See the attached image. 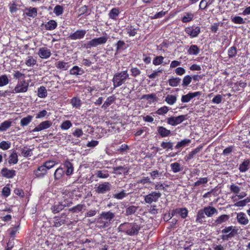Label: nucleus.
I'll return each instance as SVG.
<instances>
[{
    "mask_svg": "<svg viewBox=\"0 0 250 250\" xmlns=\"http://www.w3.org/2000/svg\"><path fill=\"white\" fill-rule=\"evenodd\" d=\"M118 229L119 231L125 232L126 234L132 236L138 234L140 227L135 223H125L119 226Z\"/></svg>",
    "mask_w": 250,
    "mask_h": 250,
    "instance_id": "obj_1",
    "label": "nucleus"
},
{
    "mask_svg": "<svg viewBox=\"0 0 250 250\" xmlns=\"http://www.w3.org/2000/svg\"><path fill=\"white\" fill-rule=\"evenodd\" d=\"M217 213L218 210L215 208L211 206L206 207L203 209H200L198 211L196 222H203V219L205 218V215L208 217H210Z\"/></svg>",
    "mask_w": 250,
    "mask_h": 250,
    "instance_id": "obj_2",
    "label": "nucleus"
},
{
    "mask_svg": "<svg viewBox=\"0 0 250 250\" xmlns=\"http://www.w3.org/2000/svg\"><path fill=\"white\" fill-rule=\"evenodd\" d=\"M129 79V74L127 70L116 73L114 74L113 78V82L114 87H119L123 83H125V81Z\"/></svg>",
    "mask_w": 250,
    "mask_h": 250,
    "instance_id": "obj_3",
    "label": "nucleus"
},
{
    "mask_svg": "<svg viewBox=\"0 0 250 250\" xmlns=\"http://www.w3.org/2000/svg\"><path fill=\"white\" fill-rule=\"evenodd\" d=\"M221 231L223 234L221 235V238L224 241H228L237 234L238 229L235 227L231 226L226 227Z\"/></svg>",
    "mask_w": 250,
    "mask_h": 250,
    "instance_id": "obj_4",
    "label": "nucleus"
},
{
    "mask_svg": "<svg viewBox=\"0 0 250 250\" xmlns=\"http://www.w3.org/2000/svg\"><path fill=\"white\" fill-rule=\"evenodd\" d=\"M107 39L108 38L105 36L93 39L87 42L86 47H96L99 45L104 44L107 42Z\"/></svg>",
    "mask_w": 250,
    "mask_h": 250,
    "instance_id": "obj_5",
    "label": "nucleus"
},
{
    "mask_svg": "<svg viewBox=\"0 0 250 250\" xmlns=\"http://www.w3.org/2000/svg\"><path fill=\"white\" fill-rule=\"evenodd\" d=\"M230 191L235 195L232 196V199H234L236 197H238L239 199H241L246 196L247 193L245 192H242L240 193L241 188L235 184H232L230 185Z\"/></svg>",
    "mask_w": 250,
    "mask_h": 250,
    "instance_id": "obj_6",
    "label": "nucleus"
},
{
    "mask_svg": "<svg viewBox=\"0 0 250 250\" xmlns=\"http://www.w3.org/2000/svg\"><path fill=\"white\" fill-rule=\"evenodd\" d=\"M161 193L153 191L145 196V201L147 204L156 202L161 197Z\"/></svg>",
    "mask_w": 250,
    "mask_h": 250,
    "instance_id": "obj_7",
    "label": "nucleus"
},
{
    "mask_svg": "<svg viewBox=\"0 0 250 250\" xmlns=\"http://www.w3.org/2000/svg\"><path fill=\"white\" fill-rule=\"evenodd\" d=\"M186 116L180 115L177 117H170L167 119V123L168 124L175 126L180 124L185 120Z\"/></svg>",
    "mask_w": 250,
    "mask_h": 250,
    "instance_id": "obj_8",
    "label": "nucleus"
},
{
    "mask_svg": "<svg viewBox=\"0 0 250 250\" xmlns=\"http://www.w3.org/2000/svg\"><path fill=\"white\" fill-rule=\"evenodd\" d=\"M111 185L107 182L100 184L97 187L96 191L99 194H104L111 190Z\"/></svg>",
    "mask_w": 250,
    "mask_h": 250,
    "instance_id": "obj_9",
    "label": "nucleus"
},
{
    "mask_svg": "<svg viewBox=\"0 0 250 250\" xmlns=\"http://www.w3.org/2000/svg\"><path fill=\"white\" fill-rule=\"evenodd\" d=\"M28 85L25 82L22 81L19 83L15 87L13 93H23L27 91Z\"/></svg>",
    "mask_w": 250,
    "mask_h": 250,
    "instance_id": "obj_10",
    "label": "nucleus"
},
{
    "mask_svg": "<svg viewBox=\"0 0 250 250\" xmlns=\"http://www.w3.org/2000/svg\"><path fill=\"white\" fill-rule=\"evenodd\" d=\"M188 211L186 208H178L174 210H173L171 212V216L173 217L174 216L178 214L182 218H185L188 215Z\"/></svg>",
    "mask_w": 250,
    "mask_h": 250,
    "instance_id": "obj_11",
    "label": "nucleus"
},
{
    "mask_svg": "<svg viewBox=\"0 0 250 250\" xmlns=\"http://www.w3.org/2000/svg\"><path fill=\"white\" fill-rule=\"evenodd\" d=\"M52 125V122L50 121H45L41 123L38 126L30 132L40 131L45 129L48 128Z\"/></svg>",
    "mask_w": 250,
    "mask_h": 250,
    "instance_id": "obj_12",
    "label": "nucleus"
},
{
    "mask_svg": "<svg viewBox=\"0 0 250 250\" xmlns=\"http://www.w3.org/2000/svg\"><path fill=\"white\" fill-rule=\"evenodd\" d=\"M86 31L84 30H78L74 33L71 34L69 38L72 40H80L83 38Z\"/></svg>",
    "mask_w": 250,
    "mask_h": 250,
    "instance_id": "obj_13",
    "label": "nucleus"
},
{
    "mask_svg": "<svg viewBox=\"0 0 250 250\" xmlns=\"http://www.w3.org/2000/svg\"><path fill=\"white\" fill-rule=\"evenodd\" d=\"M186 33L191 37H196L200 32V28L199 27H188L186 28Z\"/></svg>",
    "mask_w": 250,
    "mask_h": 250,
    "instance_id": "obj_14",
    "label": "nucleus"
},
{
    "mask_svg": "<svg viewBox=\"0 0 250 250\" xmlns=\"http://www.w3.org/2000/svg\"><path fill=\"white\" fill-rule=\"evenodd\" d=\"M236 219L238 223L242 225H246L249 222L247 215L242 212H239L237 214Z\"/></svg>",
    "mask_w": 250,
    "mask_h": 250,
    "instance_id": "obj_15",
    "label": "nucleus"
},
{
    "mask_svg": "<svg viewBox=\"0 0 250 250\" xmlns=\"http://www.w3.org/2000/svg\"><path fill=\"white\" fill-rule=\"evenodd\" d=\"M114 217L115 214L111 211H103L100 215V219L105 220L109 222V224Z\"/></svg>",
    "mask_w": 250,
    "mask_h": 250,
    "instance_id": "obj_16",
    "label": "nucleus"
},
{
    "mask_svg": "<svg viewBox=\"0 0 250 250\" xmlns=\"http://www.w3.org/2000/svg\"><path fill=\"white\" fill-rule=\"evenodd\" d=\"M200 92H195L194 93H189L187 95H183L181 98V101L183 103H188L193 98L201 95Z\"/></svg>",
    "mask_w": 250,
    "mask_h": 250,
    "instance_id": "obj_17",
    "label": "nucleus"
},
{
    "mask_svg": "<svg viewBox=\"0 0 250 250\" xmlns=\"http://www.w3.org/2000/svg\"><path fill=\"white\" fill-rule=\"evenodd\" d=\"M1 174L3 177L10 179L12 178L16 175V171L7 168H3L1 170Z\"/></svg>",
    "mask_w": 250,
    "mask_h": 250,
    "instance_id": "obj_18",
    "label": "nucleus"
},
{
    "mask_svg": "<svg viewBox=\"0 0 250 250\" xmlns=\"http://www.w3.org/2000/svg\"><path fill=\"white\" fill-rule=\"evenodd\" d=\"M229 219V216L227 214H223L218 217L214 222L213 224L216 226L220 225L226 223Z\"/></svg>",
    "mask_w": 250,
    "mask_h": 250,
    "instance_id": "obj_19",
    "label": "nucleus"
},
{
    "mask_svg": "<svg viewBox=\"0 0 250 250\" xmlns=\"http://www.w3.org/2000/svg\"><path fill=\"white\" fill-rule=\"evenodd\" d=\"M50 50L46 47L40 48L38 52L39 56L42 59H47L51 56Z\"/></svg>",
    "mask_w": 250,
    "mask_h": 250,
    "instance_id": "obj_20",
    "label": "nucleus"
},
{
    "mask_svg": "<svg viewBox=\"0 0 250 250\" xmlns=\"http://www.w3.org/2000/svg\"><path fill=\"white\" fill-rule=\"evenodd\" d=\"M47 172V169L44 165L38 167V169L35 171V174L37 177H42Z\"/></svg>",
    "mask_w": 250,
    "mask_h": 250,
    "instance_id": "obj_21",
    "label": "nucleus"
},
{
    "mask_svg": "<svg viewBox=\"0 0 250 250\" xmlns=\"http://www.w3.org/2000/svg\"><path fill=\"white\" fill-rule=\"evenodd\" d=\"M25 14L30 17L35 18L37 15V9L36 8L30 7L25 10Z\"/></svg>",
    "mask_w": 250,
    "mask_h": 250,
    "instance_id": "obj_22",
    "label": "nucleus"
},
{
    "mask_svg": "<svg viewBox=\"0 0 250 250\" xmlns=\"http://www.w3.org/2000/svg\"><path fill=\"white\" fill-rule=\"evenodd\" d=\"M65 206V204H62V203L56 204L52 208V212L54 213H57L62 210Z\"/></svg>",
    "mask_w": 250,
    "mask_h": 250,
    "instance_id": "obj_23",
    "label": "nucleus"
},
{
    "mask_svg": "<svg viewBox=\"0 0 250 250\" xmlns=\"http://www.w3.org/2000/svg\"><path fill=\"white\" fill-rule=\"evenodd\" d=\"M56 66L57 68L63 70H66L68 69L69 66L68 62L62 61H59L56 63Z\"/></svg>",
    "mask_w": 250,
    "mask_h": 250,
    "instance_id": "obj_24",
    "label": "nucleus"
},
{
    "mask_svg": "<svg viewBox=\"0 0 250 250\" xmlns=\"http://www.w3.org/2000/svg\"><path fill=\"white\" fill-rule=\"evenodd\" d=\"M158 132L162 137L168 136L170 133L169 130L166 129L163 126H159L158 129Z\"/></svg>",
    "mask_w": 250,
    "mask_h": 250,
    "instance_id": "obj_25",
    "label": "nucleus"
},
{
    "mask_svg": "<svg viewBox=\"0 0 250 250\" xmlns=\"http://www.w3.org/2000/svg\"><path fill=\"white\" fill-rule=\"evenodd\" d=\"M83 70L77 66H74L70 70V73L73 75H81L83 73Z\"/></svg>",
    "mask_w": 250,
    "mask_h": 250,
    "instance_id": "obj_26",
    "label": "nucleus"
},
{
    "mask_svg": "<svg viewBox=\"0 0 250 250\" xmlns=\"http://www.w3.org/2000/svg\"><path fill=\"white\" fill-rule=\"evenodd\" d=\"M33 116L31 115H28L27 116L21 119L20 122L21 125L22 126H25L27 125L32 120Z\"/></svg>",
    "mask_w": 250,
    "mask_h": 250,
    "instance_id": "obj_27",
    "label": "nucleus"
},
{
    "mask_svg": "<svg viewBox=\"0 0 250 250\" xmlns=\"http://www.w3.org/2000/svg\"><path fill=\"white\" fill-rule=\"evenodd\" d=\"M152 179H161V177L163 176L162 172H159L157 170H153L149 173Z\"/></svg>",
    "mask_w": 250,
    "mask_h": 250,
    "instance_id": "obj_28",
    "label": "nucleus"
},
{
    "mask_svg": "<svg viewBox=\"0 0 250 250\" xmlns=\"http://www.w3.org/2000/svg\"><path fill=\"white\" fill-rule=\"evenodd\" d=\"M64 167L66 168V170L65 171L66 175L67 176L71 175L73 172L72 164L69 162L66 161L64 163Z\"/></svg>",
    "mask_w": 250,
    "mask_h": 250,
    "instance_id": "obj_29",
    "label": "nucleus"
},
{
    "mask_svg": "<svg viewBox=\"0 0 250 250\" xmlns=\"http://www.w3.org/2000/svg\"><path fill=\"white\" fill-rule=\"evenodd\" d=\"M181 79L172 77L168 80L169 85L172 87L177 86L181 82Z\"/></svg>",
    "mask_w": 250,
    "mask_h": 250,
    "instance_id": "obj_30",
    "label": "nucleus"
},
{
    "mask_svg": "<svg viewBox=\"0 0 250 250\" xmlns=\"http://www.w3.org/2000/svg\"><path fill=\"white\" fill-rule=\"evenodd\" d=\"M176 101V96L173 95H168L165 98V101L169 105L174 104Z\"/></svg>",
    "mask_w": 250,
    "mask_h": 250,
    "instance_id": "obj_31",
    "label": "nucleus"
},
{
    "mask_svg": "<svg viewBox=\"0 0 250 250\" xmlns=\"http://www.w3.org/2000/svg\"><path fill=\"white\" fill-rule=\"evenodd\" d=\"M214 0H202L199 4V8L201 9H205L209 5L212 4Z\"/></svg>",
    "mask_w": 250,
    "mask_h": 250,
    "instance_id": "obj_32",
    "label": "nucleus"
},
{
    "mask_svg": "<svg viewBox=\"0 0 250 250\" xmlns=\"http://www.w3.org/2000/svg\"><path fill=\"white\" fill-rule=\"evenodd\" d=\"M57 23L54 20H50L45 24V27L47 30H52L55 29Z\"/></svg>",
    "mask_w": 250,
    "mask_h": 250,
    "instance_id": "obj_33",
    "label": "nucleus"
},
{
    "mask_svg": "<svg viewBox=\"0 0 250 250\" xmlns=\"http://www.w3.org/2000/svg\"><path fill=\"white\" fill-rule=\"evenodd\" d=\"M12 122L9 121H5L0 125V131H5L11 126Z\"/></svg>",
    "mask_w": 250,
    "mask_h": 250,
    "instance_id": "obj_34",
    "label": "nucleus"
},
{
    "mask_svg": "<svg viewBox=\"0 0 250 250\" xmlns=\"http://www.w3.org/2000/svg\"><path fill=\"white\" fill-rule=\"evenodd\" d=\"M64 170L62 167L57 168L54 173V177L55 179H60L64 174Z\"/></svg>",
    "mask_w": 250,
    "mask_h": 250,
    "instance_id": "obj_35",
    "label": "nucleus"
},
{
    "mask_svg": "<svg viewBox=\"0 0 250 250\" xmlns=\"http://www.w3.org/2000/svg\"><path fill=\"white\" fill-rule=\"evenodd\" d=\"M38 96L40 98H45L47 96V91L44 86H41L38 90Z\"/></svg>",
    "mask_w": 250,
    "mask_h": 250,
    "instance_id": "obj_36",
    "label": "nucleus"
},
{
    "mask_svg": "<svg viewBox=\"0 0 250 250\" xmlns=\"http://www.w3.org/2000/svg\"><path fill=\"white\" fill-rule=\"evenodd\" d=\"M199 52V49L196 45H192L188 50V53L190 55H196Z\"/></svg>",
    "mask_w": 250,
    "mask_h": 250,
    "instance_id": "obj_37",
    "label": "nucleus"
},
{
    "mask_svg": "<svg viewBox=\"0 0 250 250\" xmlns=\"http://www.w3.org/2000/svg\"><path fill=\"white\" fill-rule=\"evenodd\" d=\"M70 103L73 107H75L76 108H78L81 106V100L77 97L73 98L71 99Z\"/></svg>",
    "mask_w": 250,
    "mask_h": 250,
    "instance_id": "obj_38",
    "label": "nucleus"
},
{
    "mask_svg": "<svg viewBox=\"0 0 250 250\" xmlns=\"http://www.w3.org/2000/svg\"><path fill=\"white\" fill-rule=\"evenodd\" d=\"M114 98L112 97H109L107 98L106 100L104 102V104H103L102 107L104 109H106L110 105H111L114 102Z\"/></svg>",
    "mask_w": 250,
    "mask_h": 250,
    "instance_id": "obj_39",
    "label": "nucleus"
},
{
    "mask_svg": "<svg viewBox=\"0 0 250 250\" xmlns=\"http://www.w3.org/2000/svg\"><path fill=\"white\" fill-rule=\"evenodd\" d=\"M127 195L126 191L125 190H123L121 192L114 194L113 195V198L119 200H121L126 197Z\"/></svg>",
    "mask_w": 250,
    "mask_h": 250,
    "instance_id": "obj_40",
    "label": "nucleus"
},
{
    "mask_svg": "<svg viewBox=\"0 0 250 250\" xmlns=\"http://www.w3.org/2000/svg\"><path fill=\"white\" fill-rule=\"evenodd\" d=\"M36 60L33 57L29 56L27 58L25 62V64L28 66H31L36 63Z\"/></svg>",
    "mask_w": 250,
    "mask_h": 250,
    "instance_id": "obj_41",
    "label": "nucleus"
},
{
    "mask_svg": "<svg viewBox=\"0 0 250 250\" xmlns=\"http://www.w3.org/2000/svg\"><path fill=\"white\" fill-rule=\"evenodd\" d=\"M65 219L63 217H55L54 218V224L56 227H59L64 224Z\"/></svg>",
    "mask_w": 250,
    "mask_h": 250,
    "instance_id": "obj_42",
    "label": "nucleus"
},
{
    "mask_svg": "<svg viewBox=\"0 0 250 250\" xmlns=\"http://www.w3.org/2000/svg\"><path fill=\"white\" fill-rule=\"evenodd\" d=\"M97 176L100 178L105 179L109 176V173L107 171L98 170L96 173Z\"/></svg>",
    "mask_w": 250,
    "mask_h": 250,
    "instance_id": "obj_43",
    "label": "nucleus"
},
{
    "mask_svg": "<svg viewBox=\"0 0 250 250\" xmlns=\"http://www.w3.org/2000/svg\"><path fill=\"white\" fill-rule=\"evenodd\" d=\"M250 200L249 198H246L244 200L237 202L234 204V206L237 207H245L247 203L250 202Z\"/></svg>",
    "mask_w": 250,
    "mask_h": 250,
    "instance_id": "obj_44",
    "label": "nucleus"
},
{
    "mask_svg": "<svg viewBox=\"0 0 250 250\" xmlns=\"http://www.w3.org/2000/svg\"><path fill=\"white\" fill-rule=\"evenodd\" d=\"M119 14V11L118 9L114 8H113L109 13V17L112 19H115Z\"/></svg>",
    "mask_w": 250,
    "mask_h": 250,
    "instance_id": "obj_45",
    "label": "nucleus"
},
{
    "mask_svg": "<svg viewBox=\"0 0 250 250\" xmlns=\"http://www.w3.org/2000/svg\"><path fill=\"white\" fill-rule=\"evenodd\" d=\"M170 167L174 173H177L182 170L180 165L178 163L171 164Z\"/></svg>",
    "mask_w": 250,
    "mask_h": 250,
    "instance_id": "obj_46",
    "label": "nucleus"
},
{
    "mask_svg": "<svg viewBox=\"0 0 250 250\" xmlns=\"http://www.w3.org/2000/svg\"><path fill=\"white\" fill-rule=\"evenodd\" d=\"M9 83L8 77L5 75H3L0 77V87L7 85Z\"/></svg>",
    "mask_w": 250,
    "mask_h": 250,
    "instance_id": "obj_47",
    "label": "nucleus"
},
{
    "mask_svg": "<svg viewBox=\"0 0 250 250\" xmlns=\"http://www.w3.org/2000/svg\"><path fill=\"white\" fill-rule=\"evenodd\" d=\"M193 14L191 13H186V15L183 17L182 21L184 23L189 22L193 19Z\"/></svg>",
    "mask_w": 250,
    "mask_h": 250,
    "instance_id": "obj_48",
    "label": "nucleus"
},
{
    "mask_svg": "<svg viewBox=\"0 0 250 250\" xmlns=\"http://www.w3.org/2000/svg\"><path fill=\"white\" fill-rule=\"evenodd\" d=\"M250 162L248 160L244 161L240 165L239 170L241 172H244L248 169V166Z\"/></svg>",
    "mask_w": 250,
    "mask_h": 250,
    "instance_id": "obj_49",
    "label": "nucleus"
},
{
    "mask_svg": "<svg viewBox=\"0 0 250 250\" xmlns=\"http://www.w3.org/2000/svg\"><path fill=\"white\" fill-rule=\"evenodd\" d=\"M190 142H191V140L190 139H184L177 143V144L176 146V147L177 148H179L180 147H184L186 145L190 143Z\"/></svg>",
    "mask_w": 250,
    "mask_h": 250,
    "instance_id": "obj_50",
    "label": "nucleus"
},
{
    "mask_svg": "<svg viewBox=\"0 0 250 250\" xmlns=\"http://www.w3.org/2000/svg\"><path fill=\"white\" fill-rule=\"evenodd\" d=\"M63 12V8L62 6L57 5H56L54 9V13L57 16H60L62 14Z\"/></svg>",
    "mask_w": 250,
    "mask_h": 250,
    "instance_id": "obj_51",
    "label": "nucleus"
},
{
    "mask_svg": "<svg viewBox=\"0 0 250 250\" xmlns=\"http://www.w3.org/2000/svg\"><path fill=\"white\" fill-rule=\"evenodd\" d=\"M231 21L236 24H244L245 22L244 19L240 16H235L232 18Z\"/></svg>",
    "mask_w": 250,
    "mask_h": 250,
    "instance_id": "obj_52",
    "label": "nucleus"
},
{
    "mask_svg": "<svg viewBox=\"0 0 250 250\" xmlns=\"http://www.w3.org/2000/svg\"><path fill=\"white\" fill-rule=\"evenodd\" d=\"M192 77L189 75H187L184 77L183 80L182 85L184 87L188 86L191 82Z\"/></svg>",
    "mask_w": 250,
    "mask_h": 250,
    "instance_id": "obj_53",
    "label": "nucleus"
},
{
    "mask_svg": "<svg viewBox=\"0 0 250 250\" xmlns=\"http://www.w3.org/2000/svg\"><path fill=\"white\" fill-rule=\"evenodd\" d=\"M169 110V107L167 106H164L159 108L156 112L158 115H163L167 113Z\"/></svg>",
    "mask_w": 250,
    "mask_h": 250,
    "instance_id": "obj_54",
    "label": "nucleus"
},
{
    "mask_svg": "<svg viewBox=\"0 0 250 250\" xmlns=\"http://www.w3.org/2000/svg\"><path fill=\"white\" fill-rule=\"evenodd\" d=\"M137 209V207L134 206H131L126 208L125 214L127 215H131L135 213Z\"/></svg>",
    "mask_w": 250,
    "mask_h": 250,
    "instance_id": "obj_55",
    "label": "nucleus"
},
{
    "mask_svg": "<svg viewBox=\"0 0 250 250\" xmlns=\"http://www.w3.org/2000/svg\"><path fill=\"white\" fill-rule=\"evenodd\" d=\"M72 126V124L70 121H65L61 124V128L62 129L67 130Z\"/></svg>",
    "mask_w": 250,
    "mask_h": 250,
    "instance_id": "obj_56",
    "label": "nucleus"
},
{
    "mask_svg": "<svg viewBox=\"0 0 250 250\" xmlns=\"http://www.w3.org/2000/svg\"><path fill=\"white\" fill-rule=\"evenodd\" d=\"M237 54L236 48L234 46L231 47L228 50V55L229 58H232Z\"/></svg>",
    "mask_w": 250,
    "mask_h": 250,
    "instance_id": "obj_57",
    "label": "nucleus"
},
{
    "mask_svg": "<svg viewBox=\"0 0 250 250\" xmlns=\"http://www.w3.org/2000/svg\"><path fill=\"white\" fill-rule=\"evenodd\" d=\"M164 59V57L162 56H157L153 60V63L155 65H159L163 62Z\"/></svg>",
    "mask_w": 250,
    "mask_h": 250,
    "instance_id": "obj_58",
    "label": "nucleus"
},
{
    "mask_svg": "<svg viewBox=\"0 0 250 250\" xmlns=\"http://www.w3.org/2000/svg\"><path fill=\"white\" fill-rule=\"evenodd\" d=\"M126 30L129 36H134L137 33L136 29L132 26L128 27Z\"/></svg>",
    "mask_w": 250,
    "mask_h": 250,
    "instance_id": "obj_59",
    "label": "nucleus"
},
{
    "mask_svg": "<svg viewBox=\"0 0 250 250\" xmlns=\"http://www.w3.org/2000/svg\"><path fill=\"white\" fill-rule=\"evenodd\" d=\"M162 69L159 70L158 71H154L152 74L149 75L148 76L150 79H154L157 77L159 76L160 74L162 73Z\"/></svg>",
    "mask_w": 250,
    "mask_h": 250,
    "instance_id": "obj_60",
    "label": "nucleus"
},
{
    "mask_svg": "<svg viewBox=\"0 0 250 250\" xmlns=\"http://www.w3.org/2000/svg\"><path fill=\"white\" fill-rule=\"evenodd\" d=\"M10 147V143L6 141H2L0 143V148L6 150L8 149Z\"/></svg>",
    "mask_w": 250,
    "mask_h": 250,
    "instance_id": "obj_61",
    "label": "nucleus"
},
{
    "mask_svg": "<svg viewBox=\"0 0 250 250\" xmlns=\"http://www.w3.org/2000/svg\"><path fill=\"white\" fill-rule=\"evenodd\" d=\"M208 181L207 178H200L195 183V186H198L201 184L207 183Z\"/></svg>",
    "mask_w": 250,
    "mask_h": 250,
    "instance_id": "obj_62",
    "label": "nucleus"
},
{
    "mask_svg": "<svg viewBox=\"0 0 250 250\" xmlns=\"http://www.w3.org/2000/svg\"><path fill=\"white\" fill-rule=\"evenodd\" d=\"M56 164V163L54 161H49L46 162L44 166L47 169H50L52 167H53Z\"/></svg>",
    "mask_w": 250,
    "mask_h": 250,
    "instance_id": "obj_63",
    "label": "nucleus"
},
{
    "mask_svg": "<svg viewBox=\"0 0 250 250\" xmlns=\"http://www.w3.org/2000/svg\"><path fill=\"white\" fill-rule=\"evenodd\" d=\"M222 100V96L221 95H217L213 98L212 102L214 104H219L221 103Z\"/></svg>",
    "mask_w": 250,
    "mask_h": 250,
    "instance_id": "obj_64",
    "label": "nucleus"
}]
</instances>
